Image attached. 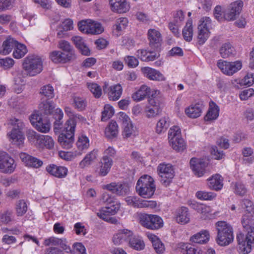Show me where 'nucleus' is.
I'll use <instances>...</instances> for the list:
<instances>
[{
	"instance_id": "50",
	"label": "nucleus",
	"mask_w": 254,
	"mask_h": 254,
	"mask_svg": "<svg viewBox=\"0 0 254 254\" xmlns=\"http://www.w3.org/2000/svg\"><path fill=\"white\" fill-rule=\"evenodd\" d=\"M153 247L156 253L162 254L165 251V247L161 240L156 236H151L150 237Z\"/></svg>"
},
{
	"instance_id": "37",
	"label": "nucleus",
	"mask_w": 254,
	"mask_h": 254,
	"mask_svg": "<svg viewBox=\"0 0 254 254\" xmlns=\"http://www.w3.org/2000/svg\"><path fill=\"white\" fill-rule=\"evenodd\" d=\"M51 60L55 63H66L68 61L72 60L70 58V56L66 55L65 53L60 51H54L50 55Z\"/></svg>"
},
{
	"instance_id": "34",
	"label": "nucleus",
	"mask_w": 254,
	"mask_h": 254,
	"mask_svg": "<svg viewBox=\"0 0 254 254\" xmlns=\"http://www.w3.org/2000/svg\"><path fill=\"white\" fill-rule=\"evenodd\" d=\"M143 72L149 79L158 81L164 80L163 74L153 68L145 67L143 69Z\"/></svg>"
},
{
	"instance_id": "25",
	"label": "nucleus",
	"mask_w": 254,
	"mask_h": 254,
	"mask_svg": "<svg viewBox=\"0 0 254 254\" xmlns=\"http://www.w3.org/2000/svg\"><path fill=\"white\" fill-rule=\"evenodd\" d=\"M47 171L57 178H64L67 173V169L63 166H58L55 164H50L46 167Z\"/></svg>"
},
{
	"instance_id": "51",
	"label": "nucleus",
	"mask_w": 254,
	"mask_h": 254,
	"mask_svg": "<svg viewBox=\"0 0 254 254\" xmlns=\"http://www.w3.org/2000/svg\"><path fill=\"white\" fill-rule=\"evenodd\" d=\"M128 244L130 247L137 251L143 250L145 247L143 241L133 236V234L129 240Z\"/></svg>"
},
{
	"instance_id": "27",
	"label": "nucleus",
	"mask_w": 254,
	"mask_h": 254,
	"mask_svg": "<svg viewBox=\"0 0 254 254\" xmlns=\"http://www.w3.org/2000/svg\"><path fill=\"white\" fill-rule=\"evenodd\" d=\"M86 121V119L81 115L77 114H74L72 118H69L65 122L66 130L75 131V128L77 123H84Z\"/></svg>"
},
{
	"instance_id": "15",
	"label": "nucleus",
	"mask_w": 254,
	"mask_h": 254,
	"mask_svg": "<svg viewBox=\"0 0 254 254\" xmlns=\"http://www.w3.org/2000/svg\"><path fill=\"white\" fill-rule=\"evenodd\" d=\"M190 168L195 175L200 177L205 174L207 163L203 159L192 158L190 161Z\"/></svg>"
},
{
	"instance_id": "13",
	"label": "nucleus",
	"mask_w": 254,
	"mask_h": 254,
	"mask_svg": "<svg viewBox=\"0 0 254 254\" xmlns=\"http://www.w3.org/2000/svg\"><path fill=\"white\" fill-rule=\"evenodd\" d=\"M243 6V2L242 0H237L231 3L228 10L225 11L223 20L227 21L234 20L236 16L240 14Z\"/></svg>"
},
{
	"instance_id": "18",
	"label": "nucleus",
	"mask_w": 254,
	"mask_h": 254,
	"mask_svg": "<svg viewBox=\"0 0 254 254\" xmlns=\"http://www.w3.org/2000/svg\"><path fill=\"white\" fill-rule=\"evenodd\" d=\"M113 164V160L102 157L96 169V173L100 176L104 177L110 172Z\"/></svg>"
},
{
	"instance_id": "55",
	"label": "nucleus",
	"mask_w": 254,
	"mask_h": 254,
	"mask_svg": "<svg viewBox=\"0 0 254 254\" xmlns=\"http://www.w3.org/2000/svg\"><path fill=\"white\" fill-rule=\"evenodd\" d=\"M169 126L168 119L163 118L160 119L157 123L156 131L157 133H161L166 131Z\"/></svg>"
},
{
	"instance_id": "14",
	"label": "nucleus",
	"mask_w": 254,
	"mask_h": 254,
	"mask_svg": "<svg viewBox=\"0 0 254 254\" xmlns=\"http://www.w3.org/2000/svg\"><path fill=\"white\" fill-rule=\"evenodd\" d=\"M126 201L128 205L137 208L148 207L153 208L157 205L156 202L154 201L142 200L136 196H133L127 197L126 198Z\"/></svg>"
},
{
	"instance_id": "26",
	"label": "nucleus",
	"mask_w": 254,
	"mask_h": 254,
	"mask_svg": "<svg viewBox=\"0 0 254 254\" xmlns=\"http://www.w3.org/2000/svg\"><path fill=\"white\" fill-rule=\"evenodd\" d=\"M210 238L209 233L206 230H202L199 232L192 235L190 239L191 243L205 244L208 242Z\"/></svg>"
},
{
	"instance_id": "41",
	"label": "nucleus",
	"mask_w": 254,
	"mask_h": 254,
	"mask_svg": "<svg viewBox=\"0 0 254 254\" xmlns=\"http://www.w3.org/2000/svg\"><path fill=\"white\" fill-rule=\"evenodd\" d=\"M54 141L49 135H41L39 138L38 146L41 148L51 149L54 147Z\"/></svg>"
},
{
	"instance_id": "1",
	"label": "nucleus",
	"mask_w": 254,
	"mask_h": 254,
	"mask_svg": "<svg viewBox=\"0 0 254 254\" xmlns=\"http://www.w3.org/2000/svg\"><path fill=\"white\" fill-rule=\"evenodd\" d=\"M215 226L217 231V243L221 246L231 244L234 240L233 230L231 225L225 221H218Z\"/></svg>"
},
{
	"instance_id": "35",
	"label": "nucleus",
	"mask_w": 254,
	"mask_h": 254,
	"mask_svg": "<svg viewBox=\"0 0 254 254\" xmlns=\"http://www.w3.org/2000/svg\"><path fill=\"white\" fill-rule=\"evenodd\" d=\"M190 214L188 208L182 207L177 211L176 220L179 223L185 224L190 221Z\"/></svg>"
},
{
	"instance_id": "56",
	"label": "nucleus",
	"mask_w": 254,
	"mask_h": 254,
	"mask_svg": "<svg viewBox=\"0 0 254 254\" xmlns=\"http://www.w3.org/2000/svg\"><path fill=\"white\" fill-rule=\"evenodd\" d=\"M114 114V110L112 106L109 104L104 106L103 111L102 112L101 120L106 121L111 118Z\"/></svg>"
},
{
	"instance_id": "2",
	"label": "nucleus",
	"mask_w": 254,
	"mask_h": 254,
	"mask_svg": "<svg viewBox=\"0 0 254 254\" xmlns=\"http://www.w3.org/2000/svg\"><path fill=\"white\" fill-rule=\"evenodd\" d=\"M7 124L13 126V129L7 134L9 140L19 148L22 147L25 139L22 131L24 127L23 122L16 118H11L8 120Z\"/></svg>"
},
{
	"instance_id": "39",
	"label": "nucleus",
	"mask_w": 254,
	"mask_h": 254,
	"mask_svg": "<svg viewBox=\"0 0 254 254\" xmlns=\"http://www.w3.org/2000/svg\"><path fill=\"white\" fill-rule=\"evenodd\" d=\"M210 108L207 114L204 117V120L206 121H210L216 120L219 116V107L213 102H210Z\"/></svg>"
},
{
	"instance_id": "21",
	"label": "nucleus",
	"mask_w": 254,
	"mask_h": 254,
	"mask_svg": "<svg viewBox=\"0 0 254 254\" xmlns=\"http://www.w3.org/2000/svg\"><path fill=\"white\" fill-rule=\"evenodd\" d=\"M64 114L62 110L60 108H57L55 110V113L53 116L55 120L54 123V130L55 133L66 131L65 123L63 125Z\"/></svg>"
},
{
	"instance_id": "30",
	"label": "nucleus",
	"mask_w": 254,
	"mask_h": 254,
	"mask_svg": "<svg viewBox=\"0 0 254 254\" xmlns=\"http://www.w3.org/2000/svg\"><path fill=\"white\" fill-rule=\"evenodd\" d=\"M208 186L212 190H219L223 187V178L219 174H215L208 179Z\"/></svg>"
},
{
	"instance_id": "59",
	"label": "nucleus",
	"mask_w": 254,
	"mask_h": 254,
	"mask_svg": "<svg viewBox=\"0 0 254 254\" xmlns=\"http://www.w3.org/2000/svg\"><path fill=\"white\" fill-rule=\"evenodd\" d=\"M215 193L205 191H198L196 193V196L200 200H211L216 197Z\"/></svg>"
},
{
	"instance_id": "42",
	"label": "nucleus",
	"mask_w": 254,
	"mask_h": 254,
	"mask_svg": "<svg viewBox=\"0 0 254 254\" xmlns=\"http://www.w3.org/2000/svg\"><path fill=\"white\" fill-rule=\"evenodd\" d=\"M237 240L239 245L240 250L244 253V254H247L251 251V247L248 246L247 241L244 235L241 233L237 234Z\"/></svg>"
},
{
	"instance_id": "8",
	"label": "nucleus",
	"mask_w": 254,
	"mask_h": 254,
	"mask_svg": "<svg viewBox=\"0 0 254 254\" xmlns=\"http://www.w3.org/2000/svg\"><path fill=\"white\" fill-rule=\"evenodd\" d=\"M120 208V203H116L115 204L102 208L97 213V215L100 218L105 221L111 224H116L118 222L117 219L112 216L116 214Z\"/></svg>"
},
{
	"instance_id": "60",
	"label": "nucleus",
	"mask_w": 254,
	"mask_h": 254,
	"mask_svg": "<svg viewBox=\"0 0 254 254\" xmlns=\"http://www.w3.org/2000/svg\"><path fill=\"white\" fill-rule=\"evenodd\" d=\"M72 104L75 109L78 111H81L85 109L86 106V102L85 99L82 98L75 97L73 98Z\"/></svg>"
},
{
	"instance_id": "43",
	"label": "nucleus",
	"mask_w": 254,
	"mask_h": 254,
	"mask_svg": "<svg viewBox=\"0 0 254 254\" xmlns=\"http://www.w3.org/2000/svg\"><path fill=\"white\" fill-rule=\"evenodd\" d=\"M221 56L224 58H227L235 55L234 47L229 43H224L222 45L219 50Z\"/></svg>"
},
{
	"instance_id": "11",
	"label": "nucleus",
	"mask_w": 254,
	"mask_h": 254,
	"mask_svg": "<svg viewBox=\"0 0 254 254\" xmlns=\"http://www.w3.org/2000/svg\"><path fill=\"white\" fill-rule=\"evenodd\" d=\"M16 167L14 160L5 152H0V171L6 174L14 172Z\"/></svg>"
},
{
	"instance_id": "49",
	"label": "nucleus",
	"mask_w": 254,
	"mask_h": 254,
	"mask_svg": "<svg viewBox=\"0 0 254 254\" xmlns=\"http://www.w3.org/2000/svg\"><path fill=\"white\" fill-rule=\"evenodd\" d=\"M76 146L78 151L82 152L83 151L86 150L89 146L88 138L84 135L79 136L76 142Z\"/></svg>"
},
{
	"instance_id": "9",
	"label": "nucleus",
	"mask_w": 254,
	"mask_h": 254,
	"mask_svg": "<svg viewBox=\"0 0 254 254\" xmlns=\"http://www.w3.org/2000/svg\"><path fill=\"white\" fill-rule=\"evenodd\" d=\"M78 26L80 31L88 34H100L104 31L101 23L90 19L79 22Z\"/></svg>"
},
{
	"instance_id": "3",
	"label": "nucleus",
	"mask_w": 254,
	"mask_h": 254,
	"mask_svg": "<svg viewBox=\"0 0 254 254\" xmlns=\"http://www.w3.org/2000/svg\"><path fill=\"white\" fill-rule=\"evenodd\" d=\"M154 179L150 176L144 175L138 179L136 185L138 194L143 198H150L156 190Z\"/></svg>"
},
{
	"instance_id": "6",
	"label": "nucleus",
	"mask_w": 254,
	"mask_h": 254,
	"mask_svg": "<svg viewBox=\"0 0 254 254\" xmlns=\"http://www.w3.org/2000/svg\"><path fill=\"white\" fill-rule=\"evenodd\" d=\"M158 175L162 184L167 186L174 177L173 166L170 163H162L157 168Z\"/></svg>"
},
{
	"instance_id": "38",
	"label": "nucleus",
	"mask_w": 254,
	"mask_h": 254,
	"mask_svg": "<svg viewBox=\"0 0 254 254\" xmlns=\"http://www.w3.org/2000/svg\"><path fill=\"white\" fill-rule=\"evenodd\" d=\"M118 126L116 122L112 121L106 127L105 134L108 138L116 137L118 134Z\"/></svg>"
},
{
	"instance_id": "58",
	"label": "nucleus",
	"mask_w": 254,
	"mask_h": 254,
	"mask_svg": "<svg viewBox=\"0 0 254 254\" xmlns=\"http://www.w3.org/2000/svg\"><path fill=\"white\" fill-rule=\"evenodd\" d=\"M181 137V130L178 126H173L168 131V139L169 143L175 139Z\"/></svg>"
},
{
	"instance_id": "54",
	"label": "nucleus",
	"mask_w": 254,
	"mask_h": 254,
	"mask_svg": "<svg viewBox=\"0 0 254 254\" xmlns=\"http://www.w3.org/2000/svg\"><path fill=\"white\" fill-rule=\"evenodd\" d=\"M170 144L173 149L178 152L183 151L186 148L185 143L182 136L171 141Z\"/></svg>"
},
{
	"instance_id": "57",
	"label": "nucleus",
	"mask_w": 254,
	"mask_h": 254,
	"mask_svg": "<svg viewBox=\"0 0 254 254\" xmlns=\"http://www.w3.org/2000/svg\"><path fill=\"white\" fill-rule=\"evenodd\" d=\"M82 153V152L77 151L74 152L61 151L59 152V156L61 158L66 161H69L74 158L77 156L81 155Z\"/></svg>"
},
{
	"instance_id": "16",
	"label": "nucleus",
	"mask_w": 254,
	"mask_h": 254,
	"mask_svg": "<svg viewBox=\"0 0 254 254\" xmlns=\"http://www.w3.org/2000/svg\"><path fill=\"white\" fill-rule=\"evenodd\" d=\"M103 188L118 195H126L129 191V188L127 185L121 183H111L109 184L104 185Z\"/></svg>"
},
{
	"instance_id": "12",
	"label": "nucleus",
	"mask_w": 254,
	"mask_h": 254,
	"mask_svg": "<svg viewBox=\"0 0 254 254\" xmlns=\"http://www.w3.org/2000/svg\"><path fill=\"white\" fill-rule=\"evenodd\" d=\"M31 124L39 131L43 133L48 132L50 129V124L46 119L37 114H33L29 117Z\"/></svg>"
},
{
	"instance_id": "40",
	"label": "nucleus",
	"mask_w": 254,
	"mask_h": 254,
	"mask_svg": "<svg viewBox=\"0 0 254 254\" xmlns=\"http://www.w3.org/2000/svg\"><path fill=\"white\" fill-rule=\"evenodd\" d=\"M241 223L245 229L254 227V212H245L242 217Z\"/></svg>"
},
{
	"instance_id": "45",
	"label": "nucleus",
	"mask_w": 254,
	"mask_h": 254,
	"mask_svg": "<svg viewBox=\"0 0 254 254\" xmlns=\"http://www.w3.org/2000/svg\"><path fill=\"white\" fill-rule=\"evenodd\" d=\"M59 46L66 55L70 56V58L72 59L75 57L74 50L69 42L64 40H60L59 42Z\"/></svg>"
},
{
	"instance_id": "24",
	"label": "nucleus",
	"mask_w": 254,
	"mask_h": 254,
	"mask_svg": "<svg viewBox=\"0 0 254 254\" xmlns=\"http://www.w3.org/2000/svg\"><path fill=\"white\" fill-rule=\"evenodd\" d=\"M149 45L152 48L159 47L162 41V37L159 31L155 29H150L147 32Z\"/></svg>"
},
{
	"instance_id": "61",
	"label": "nucleus",
	"mask_w": 254,
	"mask_h": 254,
	"mask_svg": "<svg viewBox=\"0 0 254 254\" xmlns=\"http://www.w3.org/2000/svg\"><path fill=\"white\" fill-rule=\"evenodd\" d=\"M198 213L201 215V218L204 220L210 219L212 216L211 208L204 204H202Z\"/></svg>"
},
{
	"instance_id": "52",
	"label": "nucleus",
	"mask_w": 254,
	"mask_h": 254,
	"mask_svg": "<svg viewBox=\"0 0 254 254\" xmlns=\"http://www.w3.org/2000/svg\"><path fill=\"white\" fill-rule=\"evenodd\" d=\"M128 23L127 18H120L116 21V24L113 26L114 32H117V35H120V32L126 28Z\"/></svg>"
},
{
	"instance_id": "4",
	"label": "nucleus",
	"mask_w": 254,
	"mask_h": 254,
	"mask_svg": "<svg viewBox=\"0 0 254 254\" xmlns=\"http://www.w3.org/2000/svg\"><path fill=\"white\" fill-rule=\"evenodd\" d=\"M22 66L26 72V75L33 76L42 71L43 62L41 58L38 56L28 55L24 59Z\"/></svg>"
},
{
	"instance_id": "29",
	"label": "nucleus",
	"mask_w": 254,
	"mask_h": 254,
	"mask_svg": "<svg viewBox=\"0 0 254 254\" xmlns=\"http://www.w3.org/2000/svg\"><path fill=\"white\" fill-rule=\"evenodd\" d=\"M55 106L54 103L52 101H43L39 104V110L41 113L46 115L54 116L55 113Z\"/></svg>"
},
{
	"instance_id": "33",
	"label": "nucleus",
	"mask_w": 254,
	"mask_h": 254,
	"mask_svg": "<svg viewBox=\"0 0 254 254\" xmlns=\"http://www.w3.org/2000/svg\"><path fill=\"white\" fill-rule=\"evenodd\" d=\"M150 88L145 85H142L135 93L132 94V98L135 101L138 102L143 100L149 95Z\"/></svg>"
},
{
	"instance_id": "46",
	"label": "nucleus",
	"mask_w": 254,
	"mask_h": 254,
	"mask_svg": "<svg viewBox=\"0 0 254 254\" xmlns=\"http://www.w3.org/2000/svg\"><path fill=\"white\" fill-rule=\"evenodd\" d=\"M39 93L42 99L45 97L48 100L53 98L55 96L54 88L50 84L43 86L40 89Z\"/></svg>"
},
{
	"instance_id": "5",
	"label": "nucleus",
	"mask_w": 254,
	"mask_h": 254,
	"mask_svg": "<svg viewBox=\"0 0 254 254\" xmlns=\"http://www.w3.org/2000/svg\"><path fill=\"white\" fill-rule=\"evenodd\" d=\"M140 223L143 227L150 230H158L163 226V221L157 215L141 214Z\"/></svg>"
},
{
	"instance_id": "48",
	"label": "nucleus",
	"mask_w": 254,
	"mask_h": 254,
	"mask_svg": "<svg viewBox=\"0 0 254 254\" xmlns=\"http://www.w3.org/2000/svg\"><path fill=\"white\" fill-rule=\"evenodd\" d=\"M27 53V49L25 45L17 42L16 46L14 49L13 56L14 58L19 59L23 57Z\"/></svg>"
},
{
	"instance_id": "23",
	"label": "nucleus",
	"mask_w": 254,
	"mask_h": 254,
	"mask_svg": "<svg viewBox=\"0 0 254 254\" xmlns=\"http://www.w3.org/2000/svg\"><path fill=\"white\" fill-rule=\"evenodd\" d=\"M132 236V232L127 229H124L114 235L113 242L115 245H119L124 243H128L131 237Z\"/></svg>"
},
{
	"instance_id": "20",
	"label": "nucleus",
	"mask_w": 254,
	"mask_h": 254,
	"mask_svg": "<svg viewBox=\"0 0 254 254\" xmlns=\"http://www.w3.org/2000/svg\"><path fill=\"white\" fill-rule=\"evenodd\" d=\"M65 132V133H62L59 136L58 142L63 148L69 149L73 143L74 131L67 130Z\"/></svg>"
},
{
	"instance_id": "63",
	"label": "nucleus",
	"mask_w": 254,
	"mask_h": 254,
	"mask_svg": "<svg viewBox=\"0 0 254 254\" xmlns=\"http://www.w3.org/2000/svg\"><path fill=\"white\" fill-rule=\"evenodd\" d=\"M14 82L15 86H17L14 87V89L17 93H19L22 92L24 88V85H25V81L23 78L20 77V75H18L17 77H14Z\"/></svg>"
},
{
	"instance_id": "64",
	"label": "nucleus",
	"mask_w": 254,
	"mask_h": 254,
	"mask_svg": "<svg viewBox=\"0 0 254 254\" xmlns=\"http://www.w3.org/2000/svg\"><path fill=\"white\" fill-rule=\"evenodd\" d=\"M241 206L246 209L245 212H254V205L250 200L244 199L241 202Z\"/></svg>"
},
{
	"instance_id": "32",
	"label": "nucleus",
	"mask_w": 254,
	"mask_h": 254,
	"mask_svg": "<svg viewBox=\"0 0 254 254\" xmlns=\"http://www.w3.org/2000/svg\"><path fill=\"white\" fill-rule=\"evenodd\" d=\"M72 40L82 55L85 56L90 55V50L82 37L78 36H74L72 38Z\"/></svg>"
},
{
	"instance_id": "10",
	"label": "nucleus",
	"mask_w": 254,
	"mask_h": 254,
	"mask_svg": "<svg viewBox=\"0 0 254 254\" xmlns=\"http://www.w3.org/2000/svg\"><path fill=\"white\" fill-rule=\"evenodd\" d=\"M217 66L225 74L229 76L232 75L242 68V63L237 61L234 62H228L220 60L217 64Z\"/></svg>"
},
{
	"instance_id": "22",
	"label": "nucleus",
	"mask_w": 254,
	"mask_h": 254,
	"mask_svg": "<svg viewBox=\"0 0 254 254\" xmlns=\"http://www.w3.org/2000/svg\"><path fill=\"white\" fill-rule=\"evenodd\" d=\"M19 157L22 162L28 167L38 168L43 164V162L41 160L24 152H21L19 154Z\"/></svg>"
},
{
	"instance_id": "19",
	"label": "nucleus",
	"mask_w": 254,
	"mask_h": 254,
	"mask_svg": "<svg viewBox=\"0 0 254 254\" xmlns=\"http://www.w3.org/2000/svg\"><path fill=\"white\" fill-rule=\"evenodd\" d=\"M112 10L119 13H126L130 8L129 4L127 0H109Z\"/></svg>"
},
{
	"instance_id": "7",
	"label": "nucleus",
	"mask_w": 254,
	"mask_h": 254,
	"mask_svg": "<svg viewBox=\"0 0 254 254\" xmlns=\"http://www.w3.org/2000/svg\"><path fill=\"white\" fill-rule=\"evenodd\" d=\"M211 26V20L209 17H203L199 20L197 27V39L199 45L203 44L208 38Z\"/></svg>"
},
{
	"instance_id": "28",
	"label": "nucleus",
	"mask_w": 254,
	"mask_h": 254,
	"mask_svg": "<svg viewBox=\"0 0 254 254\" xmlns=\"http://www.w3.org/2000/svg\"><path fill=\"white\" fill-rule=\"evenodd\" d=\"M203 108V105L202 103H197L191 105L185 110L186 114L190 118H196L199 117Z\"/></svg>"
},
{
	"instance_id": "53",
	"label": "nucleus",
	"mask_w": 254,
	"mask_h": 254,
	"mask_svg": "<svg viewBox=\"0 0 254 254\" xmlns=\"http://www.w3.org/2000/svg\"><path fill=\"white\" fill-rule=\"evenodd\" d=\"M182 253L184 254H202V251L195 249L189 244H182L180 245Z\"/></svg>"
},
{
	"instance_id": "47",
	"label": "nucleus",
	"mask_w": 254,
	"mask_h": 254,
	"mask_svg": "<svg viewBox=\"0 0 254 254\" xmlns=\"http://www.w3.org/2000/svg\"><path fill=\"white\" fill-rule=\"evenodd\" d=\"M15 209L16 214L18 216L24 215L28 209L26 201L24 199H20L17 201L15 203Z\"/></svg>"
},
{
	"instance_id": "31",
	"label": "nucleus",
	"mask_w": 254,
	"mask_h": 254,
	"mask_svg": "<svg viewBox=\"0 0 254 254\" xmlns=\"http://www.w3.org/2000/svg\"><path fill=\"white\" fill-rule=\"evenodd\" d=\"M17 44V41L10 36L8 37L2 43L0 52L4 55L8 54L14 49Z\"/></svg>"
},
{
	"instance_id": "44",
	"label": "nucleus",
	"mask_w": 254,
	"mask_h": 254,
	"mask_svg": "<svg viewBox=\"0 0 254 254\" xmlns=\"http://www.w3.org/2000/svg\"><path fill=\"white\" fill-rule=\"evenodd\" d=\"M184 39L187 42L192 40L193 36L192 22L188 20L182 31Z\"/></svg>"
},
{
	"instance_id": "17",
	"label": "nucleus",
	"mask_w": 254,
	"mask_h": 254,
	"mask_svg": "<svg viewBox=\"0 0 254 254\" xmlns=\"http://www.w3.org/2000/svg\"><path fill=\"white\" fill-rule=\"evenodd\" d=\"M103 91L105 93H107L109 99L110 100H118L121 96L123 89L120 84H117L107 87V85L105 84L103 86Z\"/></svg>"
},
{
	"instance_id": "62",
	"label": "nucleus",
	"mask_w": 254,
	"mask_h": 254,
	"mask_svg": "<svg viewBox=\"0 0 254 254\" xmlns=\"http://www.w3.org/2000/svg\"><path fill=\"white\" fill-rule=\"evenodd\" d=\"M88 87L95 97L99 98L102 95L101 88L97 83H90L88 85Z\"/></svg>"
},
{
	"instance_id": "36",
	"label": "nucleus",
	"mask_w": 254,
	"mask_h": 254,
	"mask_svg": "<svg viewBox=\"0 0 254 254\" xmlns=\"http://www.w3.org/2000/svg\"><path fill=\"white\" fill-rule=\"evenodd\" d=\"M98 152V150L95 149L87 153L82 160L80 162V167L81 168H84L86 166L90 165L97 158Z\"/></svg>"
}]
</instances>
